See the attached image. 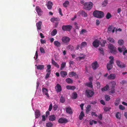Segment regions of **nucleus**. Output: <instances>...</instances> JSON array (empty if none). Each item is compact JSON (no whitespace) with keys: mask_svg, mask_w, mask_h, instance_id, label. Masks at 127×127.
<instances>
[{"mask_svg":"<svg viewBox=\"0 0 127 127\" xmlns=\"http://www.w3.org/2000/svg\"><path fill=\"white\" fill-rule=\"evenodd\" d=\"M72 28V26L70 25L64 26V31H70Z\"/></svg>","mask_w":127,"mask_h":127,"instance_id":"ddd939ff","label":"nucleus"},{"mask_svg":"<svg viewBox=\"0 0 127 127\" xmlns=\"http://www.w3.org/2000/svg\"><path fill=\"white\" fill-rule=\"evenodd\" d=\"M119 109L121 110H124L125 109V107L124 106H123L122 105H120L119 106Z\"/></svg>","mask_w":127,"mask_h":127,"instance_id":"603ef678","label":"nucleus"},{"mask_svg":"<svg viewBox=\"0 0 127 127\" xmlns=\"http://www.w3.org/2000/svg\"><path fill=\"white\" fill-rule=\"evenodd\" d=\"M74 48L73 46L71 45H69L67 47V49L68 50H70L71 51L73 50Z\"/></svg>","mask_w":127,"mask_h":127,"instance_id":"473e14b6","label":"nucleus"},{"mask_svg":"<svg viewBox=\"0 0 127 127\" xmlns=\"http://www.w3.org/2000/svg\"><path fill=\"white\" fill-rule=\"evenodd\" d=\"M120 99L119 98H117L114 104L116 106H117L119 104Z\"/></svg>","mask_w":127,"mask_h":127,"instance_id":"bb28decb","label":"nucleus"},{"mask_svg":"<svg viewBox=\"0 0 127 127\" xmlns=\"http://www.w3.org/2000/svg\"><path fill=\"white\" fill-rule=\"evenodd\" d=\"M115 92L114 88H112L111 91L110 93L111 94H113Z\"/></svg>","mask_w":127,"mask_h":127,"instance_id":"6e6d98bb","label":"nucleus"},{"mask_svg":"<svg viewBox=\"0 0 127 127\" xmlns=\"http://www.w3.org/2000/svg\"><path fill=\"white\" fill-rule=\"evenodd\" d=\"M66 82L68 83H72L73 82V80L69 78H68L66 80Z\"/></svg>","mask_w":127,"mask_h":127,"instance_id":"2f4dec72","label":"nucleus"},{"mask_svg":"<svg viewBox=\"0 0 127 127\" xmlns=\"http://www.w3.org/2000/svg\"><path fill=\"white\" fill-rule=\"evenodd\" d=\"M119 112H118L116 114V117L118 119H120V117L119 115Z\"/></svg>","mask_w":127,"mask_h":127,"instance_id":"774afa93","label":"nucleus"},{"mask_svg":"<svg viewBox=\"0 0 127 127\" xmlns=\"http://www.w3.org/2000/svg\"><path fill=\"white\" fill-rule=\"evenodd\" d=\"M111 83L112 84L111 87L112 88H115V86L116 85V83L115 81H111Z\"/></svg>","mask_w":127,"mask_h":127,"instance_id":"e433bc0d","label":"nucleus"},{"mask_svg":"<svg viewBox=\"0 0 127 127\" xmlns=\"http://www.w3.org/2000/svg\"><path fill=\"white\" fill-rule=\"evenodd\" d=\"M35 8L38 14L40 16L41 15L42 13V11L40 8L39 6H37Z\"/></svg>","mask_w":127,"mask_h":127,"instance_id":"9d476101","label":"nucleus"},{"mask_svg":"<svg viewBox=\"0 0 127 127\" xmlns=\"http://www.w3.org/2000/svg\"><path fill=\"white\" fill-rule=\"evenodd\" d=\"M109 88V86L108 85H106L104 87L102 88L101 90L102 91L104 92L107 90Z\"/></svg>","mask_w":127,"mask_h":127,"instance_id":"cd10ccee","label":"nucleus"},{"mask_svg":"<svg viewBox=\"0 0 127 127\" xmlns=\"http://www.w3.org/2000/svg\"><path fill=\"white\" fill-rule=\"evenodd\" d=\"M52 104L51 103V104H50L48 109V110L49 111H51V110L52 109Z\"/></svg>","mask_w":127,"mask_h":127,"instance_id":"13d9d810","label":"nucleus"},{"mask_svg":"<svg viewBox=\"0 0 127 127\" xmlns=\"http://www.w3.org/2000/svg\"><path fill=\"white\" fill-rule=\"evenodd\" d=\"M100 103L102 104H103V105H105V103L103 100H102V99L101 100H100Z\"/></svg>","mask_w":127,"mask_h":127,"instance_id":"bf43d9fd","label":"nucleus"},{"mask_svg":"<svg viewBox=\"0 0 127 127\" xmlns=\"http://www.w3.org/2000/svg\"><path fill=\"white\" fill-rule=\"evenodd\" d=\"M40 50L41 53H44L45 52L43 48L42 47H40Z\"/></svg>","mask_w":127,"mask_h":127,"instance_id":"8fccbe9b","label":"nucleus"},{"mask_svg":"<svg viewBox=\"0 0 127 127\" xmlns=\"http://www.w3.org/2000/svg\"><path fill=\"white\" fill-rule=\"evenodd\" d=\"M107 39L110 42L114 44L115 43V40L113 38L108 37H107Z\"/></svg>","mask_w":127,"mask_h":127,"instance_id":"aec40b11","label":"nucleus"},{"mask_svg":"<svg viewBox=\"0 0 127 127\" xmlns=\"http://www.w3.org/2000/svg\"><path fill=\"white\" fill-rule=\"evenodd\" d=\"M54 44L56 47H60L61 45V43L58 41H56L54 42Z\"/></svg>","mask_w":127,"mask_h":127,"instance_id":"5701e85b","label":"nucleus"},{"mask_svg":"<svg viewBox=\"0 0 127 127\" xmlns=\"http://www.w3.org/2000/svg\"><path fill=\"white\" fill-rule=\"evenodd\" d=\"M35 118H38L41 115V113L38 110H36L35 112Z\"/></svg>","mask_w":127,"mask_h":127,"instance_id":"f8f14e48","label":"nucleus"},{"mask_svg":"<svg viewBox=\"0 0 127 127\" xmlns=\"http://www.w3.org/2000/svg\"><path fill=\"white\" fill-rule=\"evenodd\" d=\"M98 118L101 120L102 119V116L101 114H100L98 116Z\"/></svg>","mask_w":127,"mask_h":127,"instance_id":"0e129e2a","label":"nucleus"},{"mask_svg":"<svg viewBox=\"0 0 127 127\" xmlns=\"http://www.w3.org/2000/svg\"><path fill=\"white\" fill-rule=\"evenodd\" d=\"M51 21L52 22H54L55 21H58L59 20V19L57 18L53 17L51 19Z\"/></svg>","mask_w":127,"mask_h":127,"instance_id":"72a5a7b5","label":"nucleus"},{"mask_svg":"<svg viewBox=\"0 0 127 127\" xmlns=\"http://www.w3.org/2000/svg\"><path fill=\"white\" fill-rule=\"evenodd\" d=\"M56 91L58 93L60 92L62 90V88L61 86L59 84H57L55 87Z\"/></svg>","mask_w":127,"mask_h":127,"instance_id":"1a4fd4ad","label":"nucleus"},{"mask_svg":"<svg viewBox=\"0 0 127 127\" xmlns=\"http://www.w3.org/2000/svg\"><path fill=\"white\" fill-rule=\"evenodd\" d=\"M59 12L60 15L61 16H63V14L62 12V10L60 8H59Z\"/></svg>","mask_w":127,"mask_h":127,"instance_id":"052dcab7","label":"nucleus"},{"mask_svg":"<svg viewBox=\"0 0 127 127\" xmlns=\"http://www.w3.org/2000/svg\"><path fill=\"white\" fill-rule=\"evenodd\" d=\"M85 94L87 97L89 98L92 97L94 95V93L91 90H87L86 91Z\"/></svg>","mask_w":127,"mask_h":127,"instance_id":"20e7f679","label":"nucleus"},{"mask_svg":"<svg viewBox=\"0 0 127 127\" xmlns=\"http://www.w3.org/2000/svg\"><path fill=\"white\" fill-rule=\"evenodd\" d=\"M46 125L47 127H52L53 124L50 122H49L46 123Z\"/></svg>","mask_w":127,"mask_h":127,"instance_id":"79ce46f5","label":"nucleus"},{"mask_svg":"<svg viewBox=\"0 0 127 127\" xmlns=\"http://www.w3.org/2000/svg\"><path fill=\"white\" fill-rule=\"evenodd\" d=\"M85 55H84L83 56H80L77 57V59L79 60H80L82 59H83L85 58Z\"/></svg>","mask_w":127,"mask_h":127,"instance_id":"c03bdc74","label":"nucleus"},{"mask_svg":"<svg viewBox=\"0 0 127 127\" xmlns=\"http://www.w3.org/2000/svg\"><path fill=\"white\" fill-rule=\"evenodd\" d=\"M50 73H47L45 75V79H47L48 78L50 77Z\"/></svg>","mask_w":127,"mask_h":127,"instance_id":"3c124183","label":"nucleus"},{"mask_svg":"<svg viewBox=\"0 0 127 127\" xmlns=\"http://www.w3.org/2000/svg\"><path fill=\"white\" fill-rule=\"evenodd\" d=\"M93 3L91 2H86L84 3V8L86 10H90L92 8Z\"/></svg>","mask_w":127,"mask_h":127,"instance_id":"7ed1b4c3","label":"nucleus"},{"mask_svg":"<svg viewBox=\"0 0 127 127\" xmlns=\"http://www.w3.org/2000/svg\"><path fill=\"white\" fill-rule=\"evenodd\" d=\"M93 14L95 17L99 18H102L104 16V14L103 12L97 10L94 11Z\"/></svg>","mask_w":127,"mask_h":127,"instance_id":"f257e3e1","label":"nucleus"},{"mask_svg":"<svg viewBox=\"0 0 127 127\" xmlns=\"http://www.w3.org/2000/svg\"><path fill=\"white\" fill-rule=\"evenodd\" d=\"M116 63L117 65L120 68H123L125 67V65L124 63L119 60H116Z\"/></svg>","mask_w":127,"mask_h":127,"instance_id":"423d86ee","label":"nucleus"},{"mask_svg":"<svg viewBox=\"0 0 127 127\" xmlns=\"http://www.w3.org/2000/svg\"><path fill=\"white\" fill-rule=\"evenodd\" d=\"M66 112L69 114H72L73 113L72 109L70 107H67L65 108Z\"/></svg>","mask_w":127,"mask_h":127,"instance_id":"9b49d317","label":"nucleus"},{"mask_svg":"<svg viewBox=\"0 0 127 127\" xmlns=\"http://www.w3.org/2000/svg\"><path fill=\"white\" fill-rule=\"evenodd\" d=\"M70 40V38L68 37L64 36V43H68Z\"/></svg>","mask_w":127,"mask_h":127,"instance_id":"a878e982","label":"nucleus"},{"mask_svg":"<svg viewBox=\"0 0 127 127\" xmlns=\"http://www.w3.org/2000/svg\"><path fill=\"white\" fill-rule=\"evenodd\" d=\"M67 89L68 90H74L76 88V87L74 86L68 85L66 86Z\"/></svg>","mask_w":127,"mask_h":127,"instance_id":"4be33fe9","label":"nucleus"},{"mask_svg":"<svg viewBox=\"0 0 127 127\" xmlns=\"http://www.w3.org/2000/svg\"><path fill=\"white\" fill-rule=\"evenodd\" d=\"M57 31L56 29H54L52 32L51 33V35L53 36H54L57 33Z\"/></svg>","mask_w":127,"mask_h":127,"instance_id":"c756f323","label":"nucleus"},{"mask_svg":"<svg viewBox=\"0 0 127 127\" xmlns=\"http://www.w3.org/2000/svg\"><path fill=\"white\" fill-rule=\"evenodd\" d=\"M42 121H45L46 120V119H45V116L43 115H42Z\"/></svg>","mask_w":127,"mask_h":127,"instance_id":"e2e57ef3","label":"nucleus"},{"mask_svg":"<svg viewBox=\"0 0 127 127\" xmlns=\"http://www.w3.org/2000/svg\"><path fill=\"white\" fill-rule=\"evenodd\" d=\"M59 96L60 97V102L62 103H64V96L63 95H60Z\"/></svg>","mask_w":127,"mask_h":127,"instance_id":"c9c22d12","label":"nucleus"},{"mask_svg":"<svg viewBox=\"0 0 127 127\" xmlns=\"http://www.w3.org/2000/svg\"><path fill=\"white\" fill-rule=\"evenodd\" d=\"M79 116H82L83 117L84 116V114L83 111H82L81 112Z\"/></svg>","mask_w":127,"mask_h":127,"instance_id":"69168bd1","label":"nucleus"},{"mask_svg":"<svg viewBox=\"0 0 127 127\" xmlns=\"http://www.w3.org/2000/svg\"><path fill=\"white\" fill-rule=\"evenodd\" d=\"M108 4L107 0H105L102 3V5L103 7L106 6Z\"/></svg>","mask_w":127,"mask_h":127,"instance_id":"f704fd0d","label":"nucleus"},{"mask_svg":"<svg viewBox=\"0 0 127 127\" xmlns=\"http://www.w3.org/2000/svg\"><path fill=\"white\" fill-rule=\"evenodd\" d=\"M81 14L83 15L84 16V17H86L87 16V13L84 11H82L81 12Z\"/></svg>","mask_w":127,"mask_h":127,"instance_id":"864d4df0","label":"nucleus"},{"mask_svg":"<svg viewBox=\"0 0 127 127\" xmlns=\"http://www.w3.org/2000/svg\"><path fill=\"white\" fill-rule=\"evenodd\" d=\"M118 43L119 45H121L123 43L124 41L122 39L119 40L118 41Z\"/></svg>","mask_w":127,"mask_h":127,"instance_id":"a18cd8bd","label":"nucleus"},{"mask_svg":"<svg viewBox=\"0 0 127 127\" xmlns=\"http://www.w3.org/2000/svg\"><path fill=\"white\" fill-rule=\"evenodd\" d=\"M85 85L88 87L91 88L93 87L92 83V82H86L85 83Z\"/></svg>","mask_w":127,"mask_h":127,"instance_id":"6ab92c4d","label":"nucleus"},{"mask_svg":"<svg viewBox=\"0 0 127 127\" xmlns=\"http://www.w3.org/2000/svg\"><path fill=\"white\" fill-rule=\"evenodd\" d=\"M100 43V41L97 39L95 40L93 43V45L95 47L98 46L99 44Z\"/></svg>","mask_w":127,"mask_h":127,"instance_id":"0eeeda50","label":"nucleus"},{"mask_svg":"<svg viewBox=\"0 0 127 127\" xmlns=\"http://www.w3.org/2000/svg\"><path fill=\"white\" fill-rule=\"evenodd\" d=\"M40 42L41 44L45 43L46 42V41L45 40H44L42 39H40Z\"/></svg>","mask_w":127,"mask_h":127,"instance_id":"4d7b16f0","label":"nucleus"},{"mask_svg":"<svg viewBox=\"0 0 127 127\" xmlns=\"http://www.w3.org/2000/svg\"><path fill=\"white\" fill-rule=\"evenodd\" d=\"M35 66H36L37 68L38 69L42 70L44 68V66L43 65H39L37 66V65L36 64Z\"/></svg>","mask_w":127,"mask_h":127,"instance_id":"b1692460","label":"nucleus"},{"mask_svg":"<svg viewBox=\"0 0 127 127\" xmlns=\"http://www.w3.org/2000/svg\"><path fill=\"white\" fill-rule=\"evenodd\" d=\"M115 30L116 32H117V30L116 29L115 27H113L112 25L109 26L108 29V32L109 33L112 32L113 33H114Z\"/></svg>","mask_w":127,"mask_h":127,"instance_id":"39448f33","label":"nucleus"},{"mask_svg":"<svg viewBox=\"0 0 127 127\" xmlns=\"http://www.w3.org/2000/svg\"><path fill=\"white\" fill-rule=\"evenodd\" d=\"M69 64L70 65L72 64L73 65L74 64V62L73 61H70V62L69 63Z\"/></svg>","mask_w":127,"mask_h":127,"instance_id":"338daca9","label":"nucleus"},{"mask_svg":"<svg viewBox=\"0 0 127 127\" xmlns=\"http://www.w3.org/2000/svg\"><path fill=\"white\" fill-rule=\"evenodd\" d=\"M58 107V106L57 105L55 104L53 107V109L54 110L56 111L57 110Z\"/></svg>","mask_w":127,"mask_h":127,"instance_id":"de8ad7c7","label":"nucleus"},{"mask_svg":"<svg viewBox=\"0 0 127 127\" xmlns=\"http://www.w3.org/2000/svg\"><path fill=\"white\" fill-rule=\"evenodd\" d=\"M53 5V2L50 1H48L46 4L48 9L49 10L51 9Z\"/></svg>","mask_w":127,"mask_h":127,"instance_id":"6e6552de","label":"nucleus"},{"mask_svg":"<svg viewBox=\"0 0 127 127\" xmlns=\"http://www.w3.org/2000/svg\"><path fill=\"white\" fill-rule=\"evenodd\" d=\"M106 43V41L105 40H103L102 43H101V42H100V44L101 45V47H104L105 46V44Z\"/></svg>","mask_w":127,"mask_h":127,"instance_id":"a19ab883","label":"nucleus"},{"mask_svg":"<svg viewBox=\"0 0 127 127\" xmlns=\"http://www.w3.org/2000/svg\"><path fill=\"white\" fill-rule=\"evenodd\" d=\"M56 119V117L54 115H52L49 116V120L51 121H55Z\"/></svg>","mask_w":127,"mask_h":127,"instance_id":"412c9836","label":"nucleus"},{"mask_svg":"<svg viewBox=\"0 0 127 127\" xmlns=\"http://www.w3.org/2000/svg\"><path fill=\"white\" fill-rule=\"evenodd\" d=\"M87 32V31L84 29H82L80 31V34H83L84 33L86 32Z\"/></svg>","mask_w":127,"mask_h":127,"instance_id":"49530a36","label":"nucleus"},{"mask_svg":"<svg viewBox=\"0 0 127 127\" xmlns=\"http://www.w3.org/2000/svg\"><path fill=\"white\" fill-rule=\"evenodd\" d=\"M76 73L74 71H71L69 73V75H71V77H73L75 76L76 74Z\"/></svg>","mask_w":127,"mask_h":127,"instance_id":"58836bf2","label":"nucleus"},{"mask_svg":"<svg viewBox=\"0 0 127 127\" xmlns=\"http://www.w3.org/2000/svg\"><path fill=\"white\" fill-rule=\"evenodd\" d=\"M51 63L52 64L58 68H59V65L53 59L51 60Z\"/></svg>","mask_w":127,"mask_h":127,"instance_id":"f3484780","label":"nucleus"},{"mask_svg":"<svg viewBox=\"0 0 127 127\" xmlns=\"http://www.w3.org/2000/svg\"><path fill=\"white\" fill-rule=\"evenodd\" d=\"M126 49V48L124 46H123V47L122 48L119 47L118 48V50L120 52H121L122 51H124Z\"/></svg>","mask_w":127,"mask_h":127,"instance_id":"7c9ffc66","label":"nucleus"},{"mask_svg":"<svg viewBox=\"0 0 127 127\" xmlns=\"http://www.w3.org/2000/svg\"><path fill=\"white\" fill-rule=\"evenodd\" d=\"M58 122L60 123H64V119L62 118H60L58 121Z\"/></svg>","mask_w":127,"mask_h":127,"instance_id":"09e8293b","label":"nucleus"},{"mask_svg":"<svg viewBox=\"0 0 127 127\" xmlns=\"http://www.w3.org/2000/svg\"><path fill=\"white\" fill-rule=\"evenodd\" d=\"M77 97V94L76 92H74L72 93L71 97L72 99H76Z\"/></svg>","mask_w":127,"mask_h":127,"instance_id":"a211bd4d","label":"nucleus"},{"mask_svg":"<svg viewBox=\"0 0 127 127\" xmlns=\"http://www.w3.org/2000/svg\"><path fill=\"white\" fill-rule=\"evenodd\" d=\"M116 77V75L113 74H111L108 77V79L111 80L115 79Z\"/></svg>","mask_w":127,"mask_h":127,"instance_id":"4468645a","label":"nucleus"},{"mask_svg":"<svg viewBox=\"0 0 127 127\" xmlns=\"http://www.w3.org/2000/svg\"><path fill=\"white\" fill-rule=\"evenodd\" d=\"M99 51H100V53L102 54H103L104 52L103 48L101 47H100L99 49Z\"/></svg>","mask_w":127,"mask_h":127,"instance_id":"5fc2aeb1","label":"nucleus"},{"mask_svg":"<svg viewBox=\"0 0 127 127\" xmlns=\"http://www.w3.org/2000/svg\"><path fill=\"white\" fill-rule=\"evenodd\" d=\"M87 45V43L86 42H82L81 44L80 48L81 49L83 47H85Z\"/></svg>","mask_w":127,"mask_h":127,"instance_id":"c85d7f7f","label":"nucleus"},{"mask_svg":"<svg viewBox=\"0 0 127 127\" xmlns=\"http://www.w3.org/2000/svg\"><path fill=\"white\" fill-rule=\"evenodd\" d=\"M105 97V100L107 101L109 100L110 98V96L108 95H106Z\"/></svg>","mask_w":127,"mask_h":127,"instance_id":"37998d69","label":"nucleus"},{"mask_svg":"<svg viewBox=\"0 0 127 127\" xmlns=\"http://www.w3.org/2000/svg\"><path fill=\"white\" fill-rule=\"evenodd\" d=\"M109 49L110 50L111 52L114 54H116L117 52V51L116 50V48L114 46V45L111 44H109L108 46Z\"/></svg>","mask_w":127,"mask_h":127,"instance_id":"f03ea898","label":"nucleus"},{"mask_svg":"<svg viewBox=\"0 0 127 127\" xmlns=\"http://www.w3.org/2000/svg\"><path fill=\"white\" fill-rule=\"evenodd\" d=\"M42 22L41 21H39L36 24V26L37 27V29L38 31L40 30L41 29V26L42 25Z\"/></svg>","mask_w":127,"mask_h":127,"instance_id":"dca6fc26","label":"nucleus"},{"mask_svg":"<svg viewBox=\"0 0 127 127\" xmlns=\"http://www.w3.org/2000/svg\"><path fill=\"white\" fill-rule=\"evenodd\" d=\"M112 17L111 14L109 12H108L106 16V18L107 19H109Z\"/></svg>","mask_w":127,"mask_h":127,"instance_id":"4c0bfd02","label":"nucleus"},{"mask_svg":"<svg viewBox=\"0 0 127 127\" xmlns=\"http://www.w3.org/2000/svg\"><path fill=\"white\" fill-rule=\"evenodd\" d=\"M42 92L46 91V92H48V90L47 89L44 88H42Z\"/></svg>","mask_w":127,"mask_h":127,"instance_id":"680f3d73","label":"nucleus"},{"mask_svg":"<svg viewBox=\"0 0 127 127\" xmlns=\"http://www.w3.org/2000/svg\"><path fill=\"white\" fill-rule=\"evenodd\" d=\"M107 67L108 70H110L113 67L112 64L108 63L107 64Z\"/></svg>","mask_w":127,"mask_h":127,"instance_id":"393cba45","label":"nucleus"},{"mask_svg":"<svg viewBox=\"0 0 127 127\" xmlns=\"http://www.w3.org/2000/svg\"><path fill=\"white\" fill-rule=\"evenodd\" d=\"M92 65L93 68L94 69H96L98 67V65L97 61L92 63Z\"/></svg>","mask_w":127,"mask_h":127,"instance_id":"2eb2a0df","label":"nucleus"},{"mask_svg":"<svg viewBox=\"0 0 127 127\" xmlns=\"http://www.w3.org/2000/svg\"><path fill=\"white\" fill-rule=\"evenodd\" d=\"M69 4V1L68 0H66L64 2V7H67Z\"/></svg>","mask_w":127,"mask_h":127,"instance_id":"ea45409f","label":"nucleus"}]
</instances>
